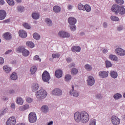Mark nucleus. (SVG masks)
Returning a JSON list of instances; mask_svg holds the SVG:
<instances>
[{"label":"nucleus","mask_w":125,"mask_h":125,"mask_svg":"<svg viewBox=\"0 0 125 125\" xmlns=\"http://www.w3.org/2000/svg\"><path fill=\"white\" fill-rule=\"evenodd\" d=\"M105 66L106 68H110L112 67V63L109 61H105Z\"/></svg>","instance_id":"nucleus-39"},{"label":"nucleus","mask_w":125,"mask_h":125,"mask_svg":"<svg viewBox=\"0 0 125 125\" xmlns=\"http://www.w3.org/2000/svg\"><path fill=\"white\" fill-rule=\"evenodd\" d=\"M67 8H68V10H72V8H73V5H68V6H67Z\"/></svg>","instance_id":"nucleus-63"},{"label":"nucleus","mask_w":125,"mask_h":125,"mask_svg":"<svg viewBox=\"0 0 125 125\" xmlns=\"http://www.w3.org/2000/svg\"><path fill=\"white\" fill-rule=\"evenodd\" d=\"M10 78L13 81H16L18 78V77L17 76V74H16V73L13 72L10 76Z\"/></svg>","instance_id":"nucleus-33"},{"label":"nucleus","mask_w":125,"mask_h":125,"mask_svg":"<svg viewBox=\"0 0 125 125\" xmlns=\"http://www.w3.org/2000/svg\"><path fill=\"white\" fill-rule=\"evenodd\" d=\"M7 125H15L16 124V119L15 117L12 116L10 117L6 122Z\"/></svg>","instance_id":"nucleus-8"},{"label":"nucleus","mask_w":125,"mask_h":125,"mask_svg":"<svg viewBox=\"0 0 125 125\" xmlns=\"http://www.w3.org/2000/svg\"><path fill=\"white\" fill-rule=\"evenodd\" d=\"M109 71H102L99 72V76L101 78V79H105L108 77V73Z\"/></svg>","instance_id":"nucleus-12"},{"label":"nucleus","mask_w":125,"mask_h":125,"mask_svg":"<svg viewBox=\"0 0 125 125\" xmlns=\"http://www.w3.org/2000/svg\"><path fill=\"white\" fill-rule=\"evenodd\" d=\"M26 45L29 47H30V48H33L35 47V44H34V42L31 41H28L26 42Z\"/></svg>","instance_id":"nucleus-34"},{"label":"nucleus","mask_w":125,"mask_h":125,"mask_svg":"<svg viewBox=\"0 0 125 125\" xmlns=\"http://www.w3.org/2000/svg\"><path fill=\"white\" fill-rule=\"evenodd\" d=\"M28 120L29 123L33 124L37 122V115L34 112H31L28 115Z\"/></svg>","instance_id":"nucleus-5"},{"label":"nucleus","mask_w":125,"mask_h":125,"mask_svg":"<svg viewBox=\"0 0 125 125\" xmlns=\"http://www.w3.org/2000/svg\"><path fill=\"white\" fill-rule=\"evenodd\" d=\"M6 17V12L3 10H0V20H4Z\"/></svg>","instance_id":"nucleus-17"},{"label":"nucleus","mask_w":125,"mask_h":125,"mask_svg":"<svg viewBox=\"0 0 125 125\" xmlns=\"http://www.w3.org/2000/svg\"><path fill=\"white\" fill-rule=\"evenodd\" d=\"M11 52H12V50H9L6 51V52L5 53V54H10Z\"/></svg>","instance_id":"nucleus-64"},{"label":"nucleus","mask_w":125,"mask_h":125,"mask_svg":"<svg viewBox=\"0 0 125 125\" xmlns=\"http://www.w3.org/2000/svg\"><path fill=\"white\" fill-rule=\"evenodd\" d=\"M104 28H106L108 27V23L106 22H104L103 24Z\"/></svg>","instance_id":"nucleus-58"},{"label":"nucleus","mask_w":125,"mask_h":125,"mask_svg":"<svg viewBox=\"0 0 125 125\" xmlns=\"http://www.w3.org/2000/svg\"><path fill=\"white\" fill-rule=\"evenodd\" d=\"M68 22L69 25H75L77 23V19L74 17H69L68 19Z\"/></svg>","instance_id":"nucleus-14"},{"label":"nucleus","mask_w":125,"mask_h":125,"mask_svg":"<svg viewBox=\"0 0 125 125\" xmlns=\"http://www.w3.org/2000/svg\"><path fill=\"white\" fill-rule=\"evenodd\" d=\"M120 6L119 5H113L112 6L111 10L113 11V12H115V14H118L119 13V12H120Z\"/></svg>","instance_id":"nucleus-13"},{"label":"nucleus","mask_w":125,"mask_h":125,"mask_svg":"<svg viewBox=\"0 0 125 125\" xmlns=\"http://www.w3.org/2000/svg\"><path fill=\"white\" fill-rule=\"evenodd\" d=\"M19 34L20 37L22 39H26V38H27V32L23 30H20L19 32Z\"/></svg>","instance_id":"nucleus-18"},{"label":"nucleus","mask_w":125,"mask_h":125,"mask_svg":"<svg viewBox=\"0 0 125 125\" xmlns=\"http://www.w3.org/2000/svg\"><path fill=\"white\" fill-rule=\"evenodd\" d=\"M109 59L112 61H114L115 62H118L119 61V58L118 57L115 55L111 54L109 56Z\"/></svg>","instance_id":"nucleus-20"},{"label":"nucleus","mask_w":125,"mask_h":125,"mask_svg":"<svg viewBox=\"0 0 125 125\" xmlns=\"http://www.w3.org/2000/svg\"><path fill=\"white\" fill-rule=\"evenodd\" d=\"M42 80L44 83H47L50 80V75L47 71H45L42 74Z\"/></svg>","instance_id":"nucleus-4"},{"label":"nucleus","mask_w":125,"mask_h":125,"mask_svg":"<svg viewBox=\"0 0 125 125\" xmlns=\"http://www.w3.org/2000/svg\"><path fill=\"white\" fill-rule=\"evenodd\" d=\"M45 23L48 27H52L53 25L52 21H51L49 18H46L45 19Z\"/></svg>","instance_id":"nucleus-25"},{"label":"nucleus","mask_w":125,"mask_h":125,"mask_svg":"<svg viewBox=\"0 0 125 125\" xmlns=\"http://www.w3.org/2000/svg\"><path fill=\"white\" fill-rule=\"evenodd\" d=\"M40 88V85L38 83H33L31 86V89L33 92L37 91Z\"/></svg>","instance_id":"nucleus-15"},{"label":"nucleus","mask_w":125,"mask_h":125,"mask_svg":"<svg viewBox=\"0 0 125 125\" xmlns=\"http://www.w3.org/2000/svg\"><path fill=\"white\" fill-rule=\"evenodd\" d=\"M110 75L112 79H117L118 78V72L116 71L112 70L110 72Z\"/></svg>","instance_id":"nucleus-22"},{"label":"nucleus","mask_w":125,"mask_h":125,"mask_svg":"<svg viewBox=\"0 0 125 125\" xmlns=\"http://www.w3.org/2000/svg\"><path fill=\"white\" fill-rule=\"evenodd\" d=\"M86 11V12H90L91 11V7L88 4L84 5L83 11Z\"/></svg>","instance_id":"nucleus-32"},{"label":"nucleus","mask_w":125,"mask_h":125,"mask_svg":"<svg viewBox=\"0 0 125 125\" xmlns=\"http://www.w3.org/2000/svg\"><path fill=\"white\" fill-rule=\"evenodd\" d=\"M74 85H72V89L69 92L70 94H71V95H73L74 97H79V95H80V93H79V92L74 90Z\"/></svg>","instance_id":"nucleus-11"},{"label":"nucleus","mask_w":125,"mask_h":125,"mask_svg":"<svg viewBox=\"0 0 125 125\" xmlns=\"http://www.w3.org/2000/svg\"><path fill=\"white\" fill-rule=\"evenodd\" d=\"M24 6H21V5L18 6L17 7V9L18 12H20V13H22V12H23V11H24Z\"/></svg>","instance_id":"nucleus-35"},{"label":"nucleus","mask_w":125,"mask_h":125,"mask_svg":"<svg viewBox=\"0 0 125 125\" xmlns=\"http://www.w3.org/2000/svg\"><path fill=\"white\" fill-rule=\"evenodd\" d=\"M33 38L34 39H35V40L39 41V40L41 39V36L39 34L35 33L34 34H33Z\"/></svg>","instance_id":"nucleus-37"},{"label":"nucleus","mask_w":125,"mask_h":125,"mask_svg":"<svg viewBox=\"0 0 125 125\" xmlns=\"http://www.w3.org/2000/svg\"><path fill=\"white\" fill-rule=\"evenodd\" d=\"M30 107L29 104H25L19 107L20 111H25V110H27V109Z\"/></svg>","instance_id":"nucleus-28"},{"label":"nucleus","mask_w":125,"mask_h":125,"mask_svg":"<svg viewBox=\"0 0 125 125\" xmlns=\"http://www.w3.org/2000/svg\"><path fill=\"white\" fill-rule=\"evenodd\" d=\"M53 9L55 13H59V12L61 11V8L57 5L54 6Z\"/></svg>","instance_id":"nucleus-30"},{"label":"nucleus","mask_w":125,"mask_h":125,"mask_svg":"<svg viewBox=\"0 0 125 125\" xmlns=\"http://www.w3.org/2000/svg\"><path fill=\"white\" fill-rule=\"evenodd\" d=\"M119 14L121 15H124V14H125V8L123 6H120L119 7Z\"/></svg>","instance_id":"nucleus-27"},{"label":"nucleus","mask_w":125,"mask_h":125,"mask_svg":"<svg viewBox=\"0 0 125 125\" xmlns=\"http://www.w3.org/2000/svg\"><path fill=\"white\" fill-rule=\"evenodd\" d=\"M87 85H90L91 86L95 83V80H94V78L92 76H89L87 80Z\"/></svg>","instance_id":"nucleus-10"},{"label":"nucleus","mask_w":125,"mask_h":125,"mask_svg":"<svg viewBox=\"0 0 125 125\" xmlns=\"http://www.w3.org/2000/svg\"><path fill=\"white\" fill-rule=\"evenodd\" d=\"M73 52H80L81 51V47L79 46H73L71 48Z\"/></svg>","instance_id":"nucleus-23"},{"label":"nucleus","mask_w":125,"mask_h":125,"mask_svg":"<svg viewBox=\"0 0 125 125\" xmlns=\"http://www.w3.org/2000/svg\"><path fill=\"white\" fill-rule=\"evenodd\" d=\"M4 63V59L2 57H0V64L2 65Z\"/></svg>","instance_id":"nucleus-56"},{"label":"nucleus","mask_w":125,"mask_h":125,"mask_svg":"<svg viewBox=\"0 0 125 125\" xmlns=\"http://www.w3.org/2000/svg\"><path fill=\"white\" fill-rule=\"evenodd\" d=\"M115 53L117 55H118L119 56H121L123 57V56H125V50H124L122 48H117L115 50Z\"/></svg>","instance_id":"nucleus-7"},{"label":"nucleus","mask_w":125,"mask_h":125,"mask_svg":"<svg viewBox=\"0 0 125 125\" xmlns=\"http://www.w3.org/2000/svg\"><path fill=\"white\" fill-rule=\"evenodd\" d=\"M95 97L96 98V99H102V95H101V94H97L95 95Z\"/></svg>","instance_id":"nucleus-53"},{"label":"nucleus","mask_w":125,"mask_h":125,"mask_svg":"<svg viewBox=\"0 0 125 125\" xmlns=\"http://www.w3.org/2000/svg\"><path fill=\"white\" fill-rule=\"evenodd\" d=\"M78 8L79 10H84V5H83V4L80 3L78 5Z\"/></svg>","instance_id":"nucleus-41"},{"label":"nucleus","mask_w":125,"mask_h":125,"mask_svg":"<svg viewBox=\"0 0 125 125\" xmlns=\"http://www.w3.org/2000/svg\"><path fill=\"white\" fill-rule=\"evenodd\" d=\"M123 29H124V28L122 26H119L117 27V30L119 32H121V31H123Z\"/></svg>","instance_id":"nucleus-54"},{"label":"nucleus","mask_w":125,"mask_h":125,"mask_svg":"<svg viewBox=\"0 0 125 125\" xmlns=\"http://www.w3.org/2000/svg\"><path fill=\"white\" fill-rule=\"evenodd\" d=\"M63 38H70V33L68 32H66L64 31V33L63 34Z\"/></svg>","instance_id":"nucleus-50"},{"label":"nucleus","mask_w":125,"mask_h":125,"mask_svg":"<svg viewBox=\"0 0 125 125\" xmlns=\"http://www.w3.org/2000/svg\"><path fill=\"white\" fill-rule=\"evenodd\" d=\"M37 71V67L32 66L30 69V72L31 74H34Z\"/></svg>","instance_id":"nucleus-40"},{"label":"nucleus","mask_w":125,"mask_h":125,"mask_svg":"<svg viewBox=\"0 0 125 125\" xmlns=\"http://www.w3.org/2000/svg\"><path fill=\"white\" fill-rule=\"evenodd\" d=\"M33 60H36L37 61H39V62H41L42 59L40 58V56L37 55L33 58Z\"/></svg>","instance_id":"nucleus-47"},{"label":"nucleus","mask_w":125,"mask_h":125,"mask_svg":"<svg viewBox=\"0 0 125 125\" xmlns=\"http://www.w3.org/2000/svg\"><path fill=\"white\" fill-rule=\"evenodd\" d=\"M3 70L5 72V73H7V74L11 72V68L8 65H4L3 67Z\"/></svg>","instance_id":"nucleus-26"},{"label":"nucleus","mask_w":125,"mask_h":125,"mask_svg":"<svg viewBox=\"0 0 125 125\" xmlns=\"http://www.w3.org/2000/svg\"><path fill=\"white\" fill-rule=\"evenodd\" d=\"M89 125H96V120L94 119H91Z\"/></svg>","instance_id":"nucleus-42"},{"label":"nucleus","mask_w":125,"mask_h":125,"mask_svg":"<svg viewBox=\"0 0 125 125\" xmlns=\"http://www.w3.org/2000/svg\"><path fill=\"white\" fill-rule=\"evenodd\" d=\"M116 3L118 4H123L124 0H115Z\"/></svg>","instance_id":"nucleus-52"},{"label":"nucleus","mask_w":125,"mask_h":125,"mask_svg":"<svg viewBox=\"0 0 125 125\" xmlns=\"http://www.w3.org/2000/svg\"><path fill=\"white\" fill-rule=\"evenodd\" d=\"M32 18L35 20H38L40 19V14L38 12H34L32 14Z\"/></svg>","instance_id":"nucleus-24"},{"label":"nucleus","mask_w":125,"mask_h":125,"mask_svg":"<svg viewBox=\"0 0 125 125\" xmlns=\"http://www.w3.org/2000/svg\"><path fill=\"white\" fill-rule=\"evenodd\" d=\"M49 108H48V106L46 105H43L41 107V111L42 113H44L46 114L47 112H48Z\"/></svg>","instance_id":"nucleus-19"},{"label":"nucleus","mask_w":125,"mask_h":125,"mask_svg":"<svg viewBox=\"0 0 125 125\" xmlns=\"http://www.w3.org/2000/svg\"><path fill=\"white\" fill-rule=\"evenodd\" d=\"M16 103L19 105H23V104L24 103V101H23V99H22V98L19 97L17 98Z\"/></svg>","instance_id":"nucleus-29"},{"label":"nucleus","mask_w":125,"mask_h":125,"mask_svg":"<svg viewBox=\"0 0 125 125\" xmlns=\"http://www.w3.org/2000/svg\"><path fill=\"white\" fill-rule=\"evenodd\" d=\"M52 58L53 59H54V58H59V57H60V54H58V53H57V54H53L52 55Z\"/></svg>","instance_id":"nucleus-49"},{"label":"nucleus","mask_w":125,"mask_h":125,"mask_svg":"<svg viewBox=\"0 0 125 125\" xmlns=\"http://www.w3.org/2000/svg\"><path fill=\"white\" fill-rule=\"evenodd\" d=\"M5 3L4 0H0V5H3Z\"/></svg>","instance_id":"nucleus-62"},{"label":"nucleus","mask_w":125,"mask_h":125,"mask_svg":"<svg viewBox=\"0 0 125 125\" xmlns=\"http://www.w3.org/2000/svg\"><path fill=\"white\" fill-rule=\"evenodd\" d=\"M36 97L39 100H42V99H44V98H46L47 96V92L44 90V89H40L36 92Z\"/></svg>","instance_id":"nucleus-2"},{"label":"nucleus","mask_w":125,"mask_h":125,"mask_svg":"<svg viewBox=\"0 0 125 125\" xmlns=\"http://www.w3.org/2000/svg\"><path fill=\"white\" fill-rule=\"evenodd\" d=\"M23 27L25 28V29H31V26H29V24L25 23L23 24Z\"/></svg>","instance_id":"nucleus-51"},{"label":"nucleus","mask_w":125,"mask_h":125,"mask_svg":"<svg viewBox=\"0 0 125 125\" xmlns=\"http://www.w3.org/2000/svg\"><path fill=\"white\" fill-rule=\"evenodd\" d=\"M123 97V96L120 93H116L113 95V98L115 100H119V99H121Z\"/></svg>","instance_id":"nucleus-31"},{"label":"nucleus","mask_w":125,"mask_h":125,"mask_svg":"<svg viewBox=\"0 0 125 125\" xmlns=\"http://www.w3.org/2000/svg\"><path fill=\"white\" fill-rule=\"evenodd\" d=\"M78 73H79V70H78V69H77L76 68H73L71 70V74L72 75H77Z\"/></svg>","instance_id":"nucleus-43"},{"label":"nucleus","mask_w":125,"mask_h":125,"mask_svg":"<svg viewBox=\"0 0 125 125\" xmlns=\"http://www.w3.org/2000/svg\"><path fill=\"white\" fill-rule=\"evenodd\" d=\"M69 28H70L71 31H76V29H77V26L74 25H69Z\"/></svg>","instance_id":"nucleus-44"},{"label":"nucleus","mask_w":125,"mask_h":125,"mask_svg":"<svg viewBox=\"0 0 125 125\" xmlns=\"http://www.w3.org/2000/svg\"><path fill=\"white\" fill-rule=\"evenodd\" d=\"M26 101L28 102V103H31V102H33V99L31 98H27L26 99Z\"/></svg>","instance_id":"nucleus-55"},{"label":"nucleus","mask_w":125,"mask_h":125,"mask_svg":"<svg viewBox=\"0 0 125 125\" xmlns=\"http://www.w3.org/2000/svg\"><path fill=\"white\" fill-rule=\"evenodd\" d=\"M64 79L65 82H69L72 79V76L70 74H67L65 76Z\"/></svg>","instance_id":"nucleus-38"},{"label":"nucleus","mask_w":125,"mask_h":125,"mask_svg":"<svg viewBox=\"0 0 125 125\" xmlns=\"http://www.w3.org/2000/svg\"><path fill=\"white\" fill-rule=\"evenodd\" d=\"M66 61L68 63H70V62H72V61H73V60L71 58H66Z\"/></svg>","instance_id":"nucleus-60"},{"label":"nucleus","mask_w":125,"mask_h":125,"mask_svg":"<svg viewBox=\"0 0 125 125\" xmlns=\"http://www.w3.org/2000/svg\"><path fill=\"white\" fill-rule=\"evenodd\" d=\"M69 68H73V67H75V63H71L68 65Z\"/></svg>","instance_id":"nucleus-59"},{"label":"nucleus","mask_w":125,"mask_h":125,"mask_svg":"<svg viewBox=\"0 0 125 125\" xmlns=\"http://www.w3.org/2000/svg\"><path fill=\"white\" fill-rule=\"evenodd\" d=\"M7 2L9 4V5H11L13 6V5H14L15 3L14 2V0H7Z\"/></svg>","instance_id":"nucleus-45"},{"label":"nucleus","mask_w":125,"mask_h":125,"mask_svg":"<svg viewBox=\"0 0 125 125\" xmlns=\"http://www.w3.org/2000/svg\"><path fill=\"white\" fill-rule=\"evenodd\" d=\"M64 32V31H60L58 34V36L60 37V38H63Z\"/></svg>","instance_id":"nucleus-48"},{"label":"nucleus","mask_w":125,"mask_h":125,"mask_svg":"<svg viewBox=\"0 0 125 125\" xmlns=\"http://www.w3.org/2000/svg\"><path fill=\"white\" fill-rule=\"evenodd\" d=\"M74 119L76 123L86 124L89 121V114L85 111L76 112L74 114Z\"/></svg>","instance_id":"nucleus-1"},{"label":"nucleus","mask_w":125,"mask_h":125,"mask_svg":"<svg viewBox=\"0 0 125 125\" xmlns=\"http://www.w3.org/2000/svg\"><path fill=\"white\" fill-rule=\"evenodd\" d=\"M103 53H104V54H106V53H107V52H108V50L106 48H103L102 49Z\"/></svg>","instance_id":"nucleus-57"},{"label":"nucleus","mask_w":125,"mask_h":125,"mask_svg":"<svg viewBox=\"0 0 125 125\" xmlns=\"http://www.w3.org/2000/svg\"><path fill=\"white\" fill-rule=\"evenodd\" d=\"M62 93V90L58 88H56L52 91V95H54L55 96H61Z\"/></svg>","instance_id":"nucleus-6"},{"label":"nucleus","mask_w":125,"mask_h":125,"mask_svg":"<svg viewBox=\"0 0 125 125\" xmlns=\"http://www.w3.org/2000/svg\"><path fill=\"white\" fill-rule=\"evenodd\" d=\"M55 76L57 79H60V78H62V76H63V72L62 70L60 69L57 70L55 72Z\"/></svg>","instance_id":"nucleus-16"},{"label":"nucleus","mask_w":125,"mask_h":125,"mask_svg":"<svg viewBox=\"0 0 125 125\" xmlns=\"http://www.w3.org/2000/svg\"><path fill=\"white\" fill-rule=\"evenodd\" d=\"M110 19L112 21H119L120 19L117 17H116L115 16H111L110 17Z\"/></svg>","instance_id":"nucleus-46"},{"label":"nucleus","mask_w":125,"mask_h":125,"mask_svg":"<svg viewBox=\"0 0 125 125\" xmlns=\"http://www.w3.org/2000/svg\"><path fill=\"white\" fill-rule=\"evenodd\" d=\"M9 22H10V19H8L3 21V23H9Z\"/></svg>","instance_id":"nucleus-61"},{"label":"nucleus","mask_w":125,"mask_h":125,"mask_svg":"<svg viewBox=\"0 0 125 125\" xmlns=\"http://www.w3.org/2000/svg\"><path fill=\"white\" fill-rule=\"evenodd\" d=\"M17 51L21 52L23 56H24V57H27L30 54V52L23 46H19L17 49Z\"/></svg>","instance_id":"nucleus-3"},{"label":"nucleus","mask_w":125,"mask_h":125,"mask_svg":"<svg viewBox=\"0 0 125 125\" xmlns=\"http://www.w3.org/2000/svg\"><path fill=\"white\" fill-rule=\"evenodd\" d=\"M4 39L6 40V41H9L12 39V36H11V34L9 32H7L4 34Z\"/></svg>","instance_id":"nucleus-21"},{"label":"nucleus","mask_w":125,"mask_h":125,"mask_svg":"<svg viewBox=\"0 0 125 125\" xmlns=\"http://www.w3.org/2000/svg\"><path fill=\"white\" fill-rule=\"evenodd\" d=\"M84 68L87 71H91V70H92V66H91L90 64H86L84 65Z\"/></svg>","instance_id":"nucleus-36"},{"label":"nucleus","mask_w":125,"mask_h":125,"mask_svg":"<svg viewBox=\"0 0 125 125\" xmlns=\"http://www.w3.org/2000/svg\"><path fill=\"white\" fill-rule=\"evenodd\" d=\"M111 123L113 125H120V123H121V121L120 119L116 116H112L111 119Z\"/></svg>","instance_id":"nucleus-9"}]
</instances>
